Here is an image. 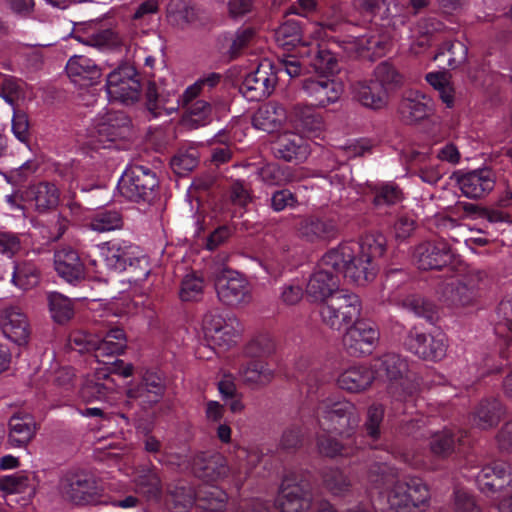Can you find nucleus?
I'll return each mask as SVG.
<instances>
[{"instance_id": "f257e3e1", "label": "nucleus", "mask_w": 512, "mask_h": 512, "mask_svg": "<svg viewBox=\"0 0 512 512\" xmlns=\"http://www.w3.org/2000/svg\"><path fill=\"white\" fill-rule=\"evenodd\" d=\"M385 252L382 235H366L360 242H344L330 249L310 275L306 296L312 303L321 304L320 316L327 326L340 330L358 318L361 312L359 297L339 288V277L357 285L372 281L378 271L376 259Z\"/></svg>"}, {"instance_id": "f03ea898", "label": "nucleus", "mask_w": 512, "mask_h": 512, "mask_svg": "<svg viewBox=\"0 0 512 512\" xmlns=\"http://www.w3.org/2000/svg\"><path fill=\"white\" fill-rule=\"evenodd\" d=\"M219 73H208L189 85L180 96L174 83L161 81L148 85L146 97L147 108L157 118L175 113L180 106L186 109V121L193 127L204 126L211 121L212 107L209 102L199 99L205 90L219 84Z\"/></svg>"}, {"instance_id": "7ed1b4c3", "label": "nucleus", "mask_w": 512, "mask_h": 512, "mask_svg": "<svg viewBox=\"0 0 512 512\" xmlns=\"http://www.w3.org/2000/svg\"><path fill=\"white\" fill-rule=\"evenodd\" d=\"M373 369L377 378L389 381L387 392L393 402H414L419 391V380L409 370L406 359L396 353H386L374 361Z\"/></svg>"}, {"instance_id": "20e7f679", "label": "nucleus", "mask_w": 512, "mask_h": 512, "mask_svg": "<svg viewBox=\"0 0 512 512\" xmlns=\"http://www.w3.org/2000/svg\"><path fill=\"white\" fill-rule=\"evenodd\" d=\"M106 266L115 271L128 268L135 274L136 281L145 280L150 274L148 257L140 247L123 239H112L98 245Z\"/></svg>"}, {"instance_id": "39448f33", "label": "nucleus", "mask_w": 512, "mask_h": 512, "mask_svg": "<svg viewBox=\"0 0 512 512\" xmlns=\"http://www.w3.org/2000/svg\"><path fill=\"white\" fill-rule=\"evenodd\" d=\"M345 16L340 6L333 7L331 15H327V18L323 24L315 23L312 26L311 33L313 34V40L311 42H305L302 46L303 51L301 52V58H306L309 64L319 74H332L338 70L337 60L334 55L325 48L322 41L325 34L323 26L334 30L338 23L343 21Z\"/></svg>"}, {"instance_id": "423d86ee", "label": "nucleus", "mask_w": 512, "mask_h": 512, "mask_svg": "<svg viewBox=\"0 0 512 512\" xmlns=\"http://www.w3.org/2000/svg\"><path fill=\"white\" fill-rule=\"evenodd\" d=\"M320 427L340 435H350L360 422V413L355 405L347 400H324L317 409Z\"/></svg>"}, {"instance_id": "0eeeda50", "label": "nucleus", "mask_w": 512, "mask_h": 512, "mask_svg": "<svg viewBox=\"0 0 512 512\" xmlns=\"http://www.w3.org/2000/svg\"><path fill=\"white\" fill-rule=\"evenodd\" d=\"M430 498L428 487L419 478L397 481L388 492L387 501L394 512H420Z\"/></svg>"}, {"instance_id": "6e6552de", "label": "nucleus", "mask_w": 512, "mask_h": 512, "mask_svg": "<svg viewBox=\"0 0 512 512\" xmlns=\"http://www.w3.org/2000/svg\"><path fill=\"white\" fill-rule=\"evenodd\" d=\"M160 463L177 466L181 470L191 469L195 476L206 481H216L224 477L228 472L226 460L220 454L197 455L192 462L187 456L161 455L157 457Z\"/></svg>"}, {"instance_id": "1a4fd4ad", "label": "nucleus", "mask_w": 512, "mask_h": 512, "mask_svg": "<svg viewBox=\"0 0 512 512\" xmlns=\"http://www.w3.org/2000/svg\"><path fill=\"white\" fill-rule=\"evenodd\" d=\"M202 330L207 341L226 350L237 344L242 326L235 317H224L218 311H209L203 317Z\"/></svg>"}, {"instance_id": "9d476101", "label": "nucleus", "mask_w": 512, "mask_h": 512, "mask_svg": "<svg viewBox=\"0 0 512 512\" xmlns=\"http://www.w3.org/2000/svg\"><path fill=\"white\" fill-rule=\"evenodd\" d=\"M157 185V177L148 167L132 165L122 174L118 190L128 200L149 201Z\"/></svg>"}, {"instance_id": "9b49d317", "label": "nucleus", "mask_w": 512, "mask_h": 512, "mask_svg": "<svg viewBox=\"0 0 512 512\" xmlns=\"http://www.w3.org/2000/svg\"><path fill=\"white\" fill-rule=\"evenodd\" d=\"M129 132V119L120 111H109L96 118L90 131L89 144L93 149L109 148Z\"/></svg>"}, {"instance_id": "f8f14e48", "label": "nucleus", "mask_w": 512, "mask_h": 512, "mask_svg": "<svg viewBox=\"0 0 512 512\" xmlns=\"http://www.w3.org/2000/svg\"><path fill=\"white\" fill-rule=\"evenodd\" d=\"M140 91V81L133 66H120L107 76L106 92L110 101L133 104L139 99Z\"/></svg>"}, {"instance_id": "ddd939ff", "label": "nucleus", "mask_w": 512, "mask_h": 512, "mask_svg": "<svg viewBox=\"0 0 512 512\" xmlns=\"http://www.w3.org/2000/svg\"><path fill=\"white\" fill-rule=\"evenodd\" d=\"M215 289L219 300L227 305H239L251 300L248 281L238 272L222 269L215 279Z\"/></svg>"}, {"instance_id": "4468645a", "label": "nucleus", "mask_w": 512, "mask_h": 512, "mask_svg": "<svg viewBox=\"0 0 512 512\" xmlns=\"http://www.w3.org/2000/svg\"><path fill=\"white\" fill-rule=\"evenodd\" d=\"M276 83V71L272 63L265 59L244 78L240 90L246 99L260 101L272 94Z\"/></svg>"}, {"instance_id": "2eb2a0df", "label": "nucleus", "mask_w": 512, "mask_h": 512, "mask_svg": "<svg viewBox=\"0 0 512 512\" xmlns=\"http://www.w3.org/2000/svg\"><path fill=\"white\" fill-rule=\"evenodd\" d=\"M405 345L410 352L424 360L440 361L446 355L448 339L442 332L424 334L411 331Z\"/></svg>"}, {"instance_id": "dca6fc26", "label": "nucleus", "mask_w": 512, "mask_h": 512, "mask_svg": "<svg viewBox=\"0 0 512 512\" xmlns=\"http://www.w3.org/2000/svg\"><path fill=\"white\" fill-rule=\"evenodd\" d=\"M379 340V332L367 321H356L343 336V345L349 354L362 356L372 353Z\"/></svg>"}, {"instance_id": "f3484780", "label": "nucleus", "mask_w": 512, "mask_h": 512, "mask_svg": "<svg viewBox=\"0 0 512 512\" xmlns=\"http://www.w3.org/2000/svg\"><path fill=\"white\" fill-rule=\"evenodd\" d=\"M306 96L313 102V106L325 108L338 102L343 94L341 82L327 76L307 78L302 83Z\"/></svg>"}, {"instance_id": "a211bd4d", "label": "nucleus", "mask_w": 512, "mask_h": 512, "mask_svg": "<svg viewBox=\"0 0 512 512\" xmlns=\"http://www.w3.org/2000/svg\"><path fill=\"white\" fill-rule=\"evenodd\" d=\"M78 42L97 48L99 50H114L128 47L133 35H120L112 29L95 30L93 24H89L81 33L77 30L73 36Z\"/></svg>"}, {"instance_id": "6ab92c4d", "label": "nucleus", "mask_w": 512, "mask_h": 512, "mask_svg": "<svg viewBox=\"0 0 512 512\" xmlns=\"http://www.w3.org/2000/svg\"><path fill=\"white\" fill-rule=\"evenodd\" d=\"M444 302L455 308L475 305L478 298V281L475 277L450 280L443 287Z\"/></svg>"}, {"instance_id": "aec40b11", "label": "nucleus", "mask_w": 512, "mask_h": 512, "mask_svg": "<svg viewBox=\"0 0 512 512\" xmlns=\"http://www.w3.org/2000/svg\"><path fill=\"white\" fill-rule=\"evenodd\" d=\"M94 370L95 380H91V388L95 389V397L102 400L115 388V383L110 378V374H118L127 378L133 374L134 367L132 364L117 359L113 362H103L95 367Z\"/></svg>"}, {"instance_id": "412c9836", "label": "nucleus", "mask_w": 512, "mask_h": 512, "mask_svg": "<svg viewBox=\"0 0 512 512\" xmlns=\"http://www.w3.org/2000/svg\"><path fill=\"white\" fill-rule=\"evenodd\" d=\"M451 257V249L444 240L421 243L414 251V261L422 270L441 269Z\"/></svg>"}, {"instance_id": "4be33fe9", "label": "nucleus", "mask_w": 512, "mask_h": 512, "mask_svg": "<svg viewBox=\"0 0 512 512\" xmlns=\"http://www.w3.org/2000/svg\"><path fill=\"white\" fill-rule=\"evenodd\" d=\"M343 43L348 53L361 55L367 53L368 57H380L390 46V36L387 33H376L371 30L365 35L349 36Z\"/></svg>"}, {"instance_id": "5701e85b", "label": "nucleus", "mask_w": 512, "mask_h": 512, "mask_svg": "<svg viewBox=\"0 0 512 512\" xmlns=\"http://www.w3.org/2000/svg\"><path fill=\"white\" fill-rule=\"evenodd\" d=\"M496 177L489 168L469 171L458 178V185L462 193L471 199L484 197L495 186Z\"/></svg>"}, {"instance_id": "b1692460", "label": "nucleus", "mask_w": 512, "mask_h": 512, "mask_svg": "<svg viewBox=\"0 0 512 512\" xmlns=\"http://www.w3.org/2000/svg\"><path fill=\"white\" fill-rule=\"evenodd\" d=\"M0 327L10 341L18 345L27 343L30 335L29 322L19 307L11 306L1 312Z\"/></svg>"}, {"instance_id": "393cba45", "label": "nucleus", "mask_w": 512, "mask_h": 512, "mask_svg": "<svg viewBox=\"0 0 512 512\" xmlns=\"http://www.w3.org/2000/svg\"><path fill=\"white\" fill-rule=\"evenodd\" d=\"M66 72L70 80L79 87L96 85L102 76L101 68L84 55L70 57L66 64Z\"/></svg>"}, {"instance_id": "a878e982", "label": "nucleus", "mask_w": 512, "mask_h": 512, "mask_svg": "<svg viewBox=\"0 0 512 512\" xmlns=\"http://www.w3.org/2000/svg\"><path fill=\"white\" fill-rule=\"evenodd\" d=\"M511 481V467L504 461H494L483 466L476 476L477 485L483 493H493L504 488Z\"/></svg>"}, {"instance_id": "bb28decb", "label": "nucleus", "mask_w": 512, "mask_h": 512, "mask_svg": "<svg viewBox=\"0 0 512 512\" xmlns=\"http://www.w3.org/2000/svg\"><path fill=\"white\" fill-rule=\"evenodd\" d=\"M37 488L33 473H15L0 477V491L7 495H20L16 499L20 505H27L34 497Z\"/></svg>"}, {"instance_id": "cd10ccee", "label": "nucleus", "mask_w": 512, "mask_h": 512, "mask_svg": "<svg viewBox=\"0 0 512 512\" xmlns=\"http://www.w3.org/2000/svg\"><path fill=\"white\" fill-rule=\"evenodd\" d=\"M434 111V101L419 90H408L400 104V113L408 122H418Z\"/></svg>"}, {"instance_id": "c85d7f7f", "label": "nucleus", "mask_w": 512, "mask_h": 512, "mask_svg": "<svg viewBox=\"0 0 512 512\" xmlns=\"http://www.w3.org/2000/svg\"><path fill=\"white\" fill-rule=\"evenodd\" d=\"M297 232L306 241L322 242L334 239L338 234V227L332 219L310 216L299 222Z\"/></svg>"}, {"instance_id": "c756f323", "label": "nucleus", "mask_w": 512, "mask_h": 512, "mask_svg": "<svg viewBox=\"0 0 512 512\" xmlns=\"http://www.w3.org/2000/svg\"><path fill=\"white\" fill-rule=\"evenodd\" d=\"M63 492L76 504H91L97 501L95 481L86 474H76L63 482Z\"/></svg>"}, {"instance_id": "7c9ffc66", "label": "nucleus", "mask_w": 512, "mask_h": 512, "mask_svg": "<svg viewBox=\"0 0 512 512\" xmlns=\"http://www.w3.org/2000/svg\"><path fill=\"white\" fill-rule=\"evenodd\" d=\"M54 266L57 274L68 283L74 284L84 278V264L78 253L71 248L55 252Z\"/></svg>"}, {"instance_id": "2f4dec72", "label": "nucleus", "mask_w": 512, "mask_h": 512, "mask_svg": "<svg viewBox=\"0 0 512 512\" xmlns=\"http://www.w3.org/2000/svg\"><path fill=\"white\" fill-rule=\"evenodd\" d=\"M24 200L38 212H46L58 206L60 191L54 183L40 182L25 191Z\"/></svg>"}, {"instance_id": "473e14b6", "label": "nucleus", "mask_w": 512, "mask_h": 512, "mask_svg": "<svg viewBox=\"0 0 512 512\" xmlns=\"http://www.w3.org/2000/svg\"><path fill=\"white\" fill-rule=\"evenodd\" d=\"M164 393V384L159 375L147 371L143 376L142 383L136 388H130L127 395L136 399L143 407L151 406L160 401Z\"/></svg>"}, {"instance_id": "72a5a7b5", "label": "nucleus", "mask_w": 512, "mask_h": 512, "mask_svg": "<svg viewBox=\"0 0 512 512\" xmlns=\"http://www.w3.org/2000/svg\"><path fill=\"white\" fill-rule=\"evenodd\" d=\"M352 93L354 98L367 108L377 110L387 104L386 90L373 79L356 82L352 86Z\"/></svg>"}, {"instance_id": "f704fd0d", "label": "nucleus", "mask_w": 512, "mask_h": 512, "mask_svg": "<svg viewBox=\"0 0 512 512\" xmlns=\"http://www.w3.org/2000/svg\"><path fill=\"white\" fill-rule=\"evenodd\" d=\"M281 512H302L310 506V496L299 484L283 483L276 499Z\"/></svg>"}, {"instance_id": "c9c22d12", "label": "nucleus", "mask_w": 512, "mask_h": 512, "mask_svg": "<svg viewBox=\"0 0 512 512\" xmlns=\"http://www.w3.org/2000/svg\"><path fill=\"white\" fill-rule=\"evenodd\" d=\"M8 427V444L13 448L26 447L36 433V423L28 414L12 416Z\"/></svg>"}, {"instance_id": "e433bc0d", "label": "nucleus", "mask_w": 512, "mask_h": 512, "mask_svg": "<svg viewBox=\"0 0 512 512\" xmlns=\"http://www.w3.org/2000/svg\"><path fill=\"white\" fill-rule=\"evenodd\" d=\"M274 152L277 157L286 161H301L307 157L308 147L300 135L285 132L274 143Z\"/></svg>"}, {"instance_id": "4c0bfd02", "label": "nucleus", "mask_w": 512, "mask_h": 512, "mask_svg": "<svg viewBox=\"0 0 512 512\" xmlns=\"http://www.w3.org/2000/svg\"><path fill=\"white\" fill-rule=\"evenodd\" d=\"M312 24L309 29L302 34L300 26L297 21L288 20L281 24L275 31V39L279 46L283 48L295 47L298 48V54L301 56L303 51L302 46L305 42L313 40Z\"/></svg>"}, {"instance_id": "58836bf2", "label": "nucleus", "mask_w": 512, "mask_h": 512, "mask_svg": "<svg viewBox=\"0 0 512 512\" xmlns=\"http://www.w3.org/2000/svg\"><path fill=\"white\" fill-rule=\"evenodd\" d=\"M127 347L125 333L120 328L110 329L103 337L97 335L95 345V358L97 365L103 362L99 359L104 356H114L122 354Z\"/></svg>"}, {"instance_id": "ea45409f", "label": "nucleus", "mask_w": 512, "mask_h": 512, "mask_svg": "<svg viewBox=\"0 0 512 512\" xmlns=\"http://www.w3.org/2000/svg\"><path fill=\"white\" fill-rule=\"evenodd\" d=\"M377 378L373 367L353 366L345 370L338 378L339 386L350 392H360L367 389Z\"/></svg>"}, {"instance_id": "a19ab883", "label": "nucleus", "mask_w": 512, "mask_h": 512, "mask_svg": "<svg viewBox=\"0 0 512 512\" xmlns=\"http://www.w3.org/2000/svg\"><path fill=\"white\" fill-rule=\"evenodd\" d=\"M285 109L274 102L262 105L253 116V125L266 132L274 131L285 120Z\"/></svg>"}, {"instance_id": "79ce46f5", "label": "nucleus", "mask_w": 512, "mask_h": 512, "mask_svg": "<svg viewBox=\"0 0 512 512\" xmlns=\"http://www.w3.org/2000/svg\"><path fill=\"white\" fill-rule=\"evenodd\" d=\"M503 413V406L497 399L483 400L472 415V423L480 429H487L496 425Z\"/></svg>"}, {"instance_id": "37998d69", "label": "nucleus", "mask_w": 512, "mask_h": 512, "mask_svg": "<svg viewBox=\"0 0 512 512\" xmlns=\"http://www.w3.org/2000/svg\"><path fill=\"white\" fill-rule=\"evenodd\" d=\"M444 25L435 18H427L418 22L413 31L410 49L414 54H419L431 43L433 33L442 31Z\"/></svg>"}, {"instance_id": "c03bdc74", "label": "nucleus", "mask_w": 512, "mask_h": 512, "mask_svg": "<svg viewBox=\"0 0 512 512\" xmlns=\"http://www.w3.org/2000/svg\"><path fill=\"white\" fill-rule=\"evenodd\" d=\"M353 5L375 22L381 20L389 24L393 15L391 6L396 7V2L395 0H353Z\"/></svg>"}, {"instance_id": "a18cd8bd", "label": "nucleus", "mask_w": 512, "mask_h": 512, "mask_svg": "<svg viewBox=\"0 0 512 512\" xmlns=\"http://www.w3.org/2000/svg\"><path fill=\"white\" fill-rule=\"evenodd\" d=\"M166 13L174 23L185 24L197 19L198 10L190 0H170Z\"/></svg>"}, {"instance_id": "49530a36", "label": "nucleus", "mask_w": 512, "mask_h": 512, "mask_svg": "<svg viewBox=\"0 0 512 512\" xmlns=\"http://www.w3.org/2000/svg\"><path fill=\"white\" fill-rule=\"evenodd\" d=\"M313 105H297L293 109V117L298 126L306 132H317L323 128V118L316 112Z\"/></svg>"}, {"instance_id": "de8ad7c7", "label": "nucleus", "mask_w": 512, "mask_h": 512, "mask_svg": "<svg viewBox=\"0 0 512 512\" xmlns=\"http://www.w3.org/2000/svg\"><path fill=\"white\" fill-rule=\"evenodd\" d=\"M239 375L247 384L264 385L271 381L273 371L263 362L251 361L239 369Z\"/></svg>"}, {"instance_id": "09e8293b", "label": "nucleus", "mask_w": 512, "mask_h": 512, "mask_svg": "<svg viewBox=\"0 0 512 512\" xmlns=\"http://www.w3.org/2000/svg\"><path fill=\"white\" fill-rule=\"evenodd\" d=\"M455 443L456 437L453 430L444 428L431 435L429 447L432 454L444 458L454 451Z\"/></svg>"}, {"instance_id": "8fccbe9b", "label": "nucleus", "mask_w": 512, "mask_h": 512, "mask_svg": "<svg viewBox=\"0 0 512 512\" xmlns=\"http://www.w3.org/2000/svg\"><path fill=\"white\" fill-rule=\"evenodd\" d=\"M198 500V492L191 487L176 486L169 491L167 504L173 512H186Z\"/></svg>"}, {"instance_id": "3c124183", "label": "nucleus", "mask_w": 512, "mask_h": 512, "mask_svg": "<svg viewBox=\"0 0 512 512\" xmlns=\"http://www.w3.org/2000/svg\"><path fill=\"white\" fill-rule=\"evenodd\" d=\"M49 310L52 318L57 323H65L74 315L71 301L64 295L52 292L48 295Z\"/></svg>"}, {"instance_id": "603ef678", "label": "nucleus", "mask_w": 512, "mask_h": 512, "mask_svg": "<svg viewBox=\"0 0 512 512\" xmlns=\"http://www.w3.org/2000/svg\"><path fill=\"white\" fill-rule=\"evenodd\" d=\"M11 282L22 290H29L39 282V273L32 263H20L14 266Z\"/></svg>"}, {"instance_id": "864d4df0", "label": "nucleus", "mask_w": 512, "mask_h": 512, "mask_svg": "<svg viewBox=\"0 0 512 512\" xmlns=\"http://www.w3.org/2000/svg\"><path fill=\"white\" fill-rule=\"evenodd\" d=\"M89 227L96 232H108L122 227V218L117 211H98L89 223Z\"/></svg>"}, {"instance_id": "5fc2aeb1", "label": "nucleus", "mask_w": 512, "mask_h": 512, "mask_svg": "<svg viewBox=\"0 0 512 512\" xmlns=\"http://www.w3.org/2000/svg\"><path fill=\"white\" fill-rule=\"evenodd\" d=\"M372 79L377 84H380L381 88H384L387 94L389 90H392L402 84V76L391 64L387 62H382L377 65Z\"/></svg>"}, {"instance_id": "6e6d98bb", "label": "nucleus", "mask_w": 512, "mask_h": 512, "mask_svg": "<svg viewBox=\"0 0 512 512\" xmlns=\"http://www.w3.org/2000/svg\"><path fill=\"white\" fill-rule=\"evenodd\" d=\"M275 350L274 340L268 334L253 337L244 348V355L251 358L265 357Z\"/></svg>"}, {"instance_id": "4d7b16f0", "label": "nucleus", "mask_w": 512, "mask_h": 512, "mask_svg": "<svg viewBox=\"0 0 512 512\" xmlns=\"http://www.w3.org/2000/svg\"><path fill=\"white\" fill-rule=\"evenodd\" d=\"M259 176L268 185H283L294 180L288 167H281L274 163L262 167Z\"/></svg>"}, {"instance_id": "13d9d810", "label": "nucleus", "mask_w": 512, "mask_h": 512, "mask_svg": "<svg viewBox=\"0 0 512 512\" xmlns=\"http://www.w3.org/2000/svg\"><path fill=\"white\" fill-rule=\"evenodd\" d=\"M447 55V65L450 68H456L463 64L468 55V47L461 41L447 43L446 47L440 48L439 52L434 56V60H438L441 56Z\"/></svg>"}, {"instance_id": "bf43d9fd", "label": "nucleus", "mask_w": 512, "mask_h": 512, "mask_svg": "<svg viewBox=\"0 0 512 512\" xmlns=\"http://www.w3.org/2000/svg\"><path fill=\"white\" fill-rule=\"evenodd\" d=\"M227 494L216 486H209L198 491V501L204 509L219 511L224 508Z\"/></svg>"}, {"instance_id": "052dcab7", "label": "nucleus", "mask_w": 512, "mask_h": 512, "mask_svg": "<svg viewBox=\"0 0 512 512\" xmlns=\"http://www.w3.org/2000/svg\"><path fill=\"white\" fill-rule=\"evenodd\" d=\"M134 482L139 491L149 498H158L161 492V481L153 470L144 471L143 474L135 475Z\"/></svg>"}, {"instance_id": "680f3d73", "label": "nucleus", "mask_w": 512, "mask_h": 512, "mask_svg": "<svg viewBox=\"0 0 512 512\" xmlns=\"http://www.w3.org/2000/svg\"><path fill=\"white\" fill-rule=\"evenodd\" d=\"M204 290V281L194 273L187 274L181 283L179 296L182 301H197Z\"/></svg>"}, {"instance_id": "e2e57ef3", "label": "nucleus", "mask_w": 512, "mask_h": 512, "mask_svg": "<svg viewBox=\"0 0 512 512\" xmlns=\"http://www.w3.org/2000/svg\"><path fill=\"white\" fill-rule=\"evenodd\" d=\"M403 193L394 183L381 184L375 190L374 204L376 206L394 205L401 202Z\"/></svg>"}, {"instance_id": "0e129e2a", "label": "nucleus", "mask_w": 512, "mask_h": 512, "mask_svg": "<svg viewBox=\"0 0 512 512\" xmlns=\"http://www.w3.org/2000/svg\"><path fill=\"white\" fill-rule=\"evenodd\" d=\"M318 449L322 455L327 457H349L354 453L353 448L347 446L346 444H340L337 440L329 435L321 436L318 439Z\"/></svg>"}, {"instance_id": "69168bd1", "label": "nucleus", "mask_w": 512, "mask_h": 512, "mask_svg": "<svg viewBox=\"0 0 512 512\" xmlns=\"http://www.w3.org/2000/svg\"><path fill=\"white\" fill-rule=\"evenodd\" d=\"M23 95V82L12 76H0V97L10 105Z\"/></svg>"}, {"instance_id": "338daca9", "label": "nucleus", "mask_w": 512, "mask_h": 512, "mask_svg": "<svg viewBox=\"0 0 512 512\" xmlns=\"http://www.w3.org/2000/svg\"><path fill=\"white\" fill-rule=\"evenodd\" d=\"M198 164L197 152L194 149L178 152L171 159V167L178 175H185L192 171Z\"/></svg>"}, {"instance_id": "774afa93", "label": "nucleus", "mask_w": 512, "mask_h": 512, "mask_svg": "<svg viewBox=\"0 0 512 512\" xmlns=\"http://www.w3.org/2000/svg\"><path fill=\"white\" fill-rule=\"evenodd\" d=\"M302 297V286L296 280L289 281L281 287L280 299L285 305H296L301 301Z\"/></svg>"}]
</instances>
